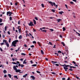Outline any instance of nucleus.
Here are the masks:
<instances>
[{"mask_svg": "<svg viewBox=\"0 0 80 80\" xmlns=\"http://www.w3.org/2000/svg\"><path fill=\"white\" fill-rule=\"evenodd\" d=\"M18 32L19 33H21V28L19 29Z\"/></svg>", "mask_w": 80, "mask_h": 80, "instance_id": "obj_18", "label": "nucleus"}, {"mask_svg": "<svg viewBox=\"0 0 80 80\" xmlns=\"http://www.w3.org/2000/svg\"><path fill=\"white\" fill-rule=\"evenodd\" d=\"M36 20H38V18H37V17H35L34 18Z\"/></svg>", "mask_w": 80, "mask_h": 80, "instance_id": "obj_38", "label": "nucleus"}, {"mask_svg": "<svg viewBox=\"0 0 80 80\" xmlns=\"http://www.w3.org/2000/svg\"><path fill=\"white\" fill-rule=\"evenodd\" d=\"M4 77H7V75H5Z\"/></svg>", "mask_w": 80, "mask_h": 80, "instance_id": "obj_58", "label": "nucleus"}, {"mask_svg": "<svg viewBox=\"0 0 80 80\" xmlns=\"http://www.w3.org/2000/svg\"><path fill=\"white\" fill-rule=\"evenodd\" d=\"M55 65L56 66H58H58H59V65L58 64H56Z\"/></svg>", "mask_w": 80, "mask_h": 80, "instance_id": "obj_50", "label": "nucleus"}, {"mask_svg": "<svg viewBox=\"0 0 80 80\" xmlns=\"http://www.w3.org/2000/svg\"><path fill=\"white\" fill-rule=\"evenodd\" d=\"M58 53H62V52H61V51H58Z\"/></svg>", "mask_w": 80, "mask_h": 80, "instance_id": "obj_36", "label": "nucleus"}, {"mask_svg": "<svg viewBox=\"0 0 80 80\" xmlns=\"http://www.w3.org/2000/svg\"><path fill=\"white\" fill-rule=\"evenodd\" d=\"M33 32H36V30H35V29H33Z\"/></svg>", "mask_w": 80, "mask_h": 80, "instance_id": "obj_60", "label": "nucleus"}, {"mask_svg": "<svg viewBox=\"0 0 80 80\" xmlns=\"http://www.w3.org/2000/svg\"><path fill=\"white\" fill-rule=\"evenodd\" d=\"M59 14H61V15H62V13H63V12L61 11V12H59Z\"/></svg>", "mask_w": 80, "mask_h": 80, "instance_id": "obj_14", "label": "nucleus"}, {"mask_svg": "<svg viewBox=\"0 0 80 80\" xmlns=\"http://www.w3.org/2000/svg\"><path fill=\"white\" fill-rule=\"evenodd\" d=\"M34 47V45H33L31 46V48H33V47Z\"/></svg>", "mask_w": 80, "mask_h": 80, "instance_id": "obj_47", "label": "nucleus"}, {"mask_svg": "<svg viewBox=\"0 0 80 80\" xmlns=\"http://www.w3.org/2000/svg\"><path fill=\"white\" fill-rule=\"evenodd\" d=\"M19 39H22V36L20 35L18 37Z\"/></svg>", "mask_w": 80, "mask_h": 80, "instance_id": "obj_12", "label": "nucleus"}, {"mask_svg": "<svg viewBox=\"0 0 80 80\" xmlns=\"http://www.w3.org/2000/svg\"><path fill=\"white\" fill-rule=\"evenodd\" d=\"M70 3H71V4H73V2H70Z\"/></svg>", "mask_w": 80, "mask_h": 80, "instance_id": "obj_39", "label": "nucleus"}, {"mask_svg": "<svg viewBox=\"0 0 80 80\" xmlns=\"http://www.w3.org/2000/svg\"><path fill=\"white\" fill-rule=\"evenodd\" d=\"M69 67H70V68L71 69V68H72V67H73V66H70L69 65Z\"/></svg>", "mask_w": 80, "mask_h": 80, "instance_id": "obj_40", "label": "nucleus"}, {"mask_svg": "<svg viewBox=\"0 0 80 80\" xmlns=\"http://www.w3.org/2000/svg\"><path fill=\"white\" fill-rule=\"evenodd\" d=\"M4 45V42H2L1 43V45Z\"/></svg>", "mask_w": 80, "mask_h": 80, "instance_id": "obj_57", "label": "nucleus"}, {"mask_svg": "<svg viewBox=\"0 0 80 80\" xmlns=\"http://www.w3.org/2000/svg\"><path fill=\"white\" fill-rule=\"evenodd\" d=\"M18 65H15L13 66V69L14 70H15V72L16 73H18V72H20L21 70L20 69H17V68H18Z\"/></svg>", "mask_w": 80, "mask_h": 80, "instance_id": "obj_1", "label": "nucleus"}, {"mask_svg": "<svg viewBox=\"0 0 80 80\" xmlns=\"http://www.w3.org/2000/svg\"><path fill=\"white\" fill-rule=\"evenodd\" d=\"M23 58H21L20 59V60H21V62H23Z\"/></svg>", "mask_w": 80, "mask_h": 80, "instance_id": "obj_48", "label": "nucleus"}, {"mask_svg": "<svg viewBox=\"0 0 80 80\" xmlns=\"http://www.w3.org/2000/svg\"><path fill=\"white\" fill-rule=\"evenodd\" d=\"M75 77L76 78H77V79H79V80H80V78H79L78 77H77V76H76Z\"/></svg>", "mask_w": 80, "mask_h": 80, "instance_id": "obj_32", "label": "nucleus"}, {"mask_svg": "<svg viewBox=\"0 0 80 80\" xmlns=\"http://www.w3.org/2000/svg\"><path fill=\"white\" fill-rule=\"evenodd\" d=\"M18 3V2H17L16 3H15V5L17 6Z\"/></svg>", "mask_w": 80, "mask_h": 80, "instance_id": "obj_55", "label": "nucleus"}, {"mask_svg": "<svg viewBox=\"0 0 80 80\" xmlns=\"http://www.w3.org/2000/svg\"><path fill=\"white\" fill-rule=\"evenodd\" d=\"M13 31H14V30H15V28H14V27H13Z\"/></svg>", "mask_w": 80, "mask_h": 80, "instance_id": "obj_64", "label": "nucleus"}, {"mask_svg": "<svg viewBox=\"0 0 80 80\" xmlns=\"http://www.w3.org/2000/svg\"><path fill=\"white\" fill-rule=\"evenodd\" d=\"M18 42V40H15L14 41H13L12 42V46H13L14 47H16V44H17V43Z\"/></svg>", "mask_w": 80, "mask_h": 80, "instance_id": "obj_2", "label": "nucleus"}, {"mask_svg": "<svg viewBox=\"0 0 80 80\" xmlns=\"http://www.w3.org/2000/svg\"><path fill=\"white\" fill-rule=\"evenodd\" d=\"M27 75H28V74H26L24 75L23 76V77L24 78H25L26 77H27Z\"/></svg>", "mask_w": 80, "mask_h": 80, "instance_id": "obj_13", "label": "nucleus"}, {"mask_svg": "<svg viewBox=\"0 0 80 80\" xmlns=\"http://www.w3.org/2000/svg\"><path fill=\"white\" fill-rule=\"evenodd\" d=\"M50 31H51V32H53L54 30L53 29H50Z\"/></svg>", "mask_w": 80, "mask_h": 80, "instance_id": "obj_30", "label": "nucleus"}, {"mask_svg": "<svg viewBox=\"0 0 80 80\" xmlns=\"http://www.w3.org/2000/svg\"><path fill=\"white\" fill-rule=\"evenodd\" d=\"M26 61H27V59H25L23 63V64H27V62H26Z\"/></svg>", "mask_w": 80, "mask_h": 80, "instance_id": "obj_8", "label": "nucleus"}, {"mask_svg": "<svg viewBox=\"0 0 80 80\" xmlns=\"http://www.w3.org/2000/svg\"><path fill=\"white\" fill-rule=\"evenodd\" d=\"M3 42H5L7 47H9V44L8 43V42H7V41L4 39L3 40Z\"/></svg>", "mask_w": 80, "mask_h": 80, "instance_id": "obj_4", "label": "nucleus"}, {"mask_svg": "<svg viewBox=\"0 0 80 80\" xmlns=\"http://www.w3.org/2000/svg\"><path fill=\"white\" fill-rule=\"evenodd\" d=\"M14 78H16L17 79H18V77H17V76H14Z\"/></svg>", "mask_w": 80, "mask_h": 80, "instance_id": "obj_28", "label": "nucleus"}, {"mask_svg": "<svg viewBox=\"0 0 80 80\" xmlns=\"http://www.w3.org/2000/svg\"><path fill=\"white\" fill-rule=\"evenodd\" d=\"M12 17H10V20H12Z\"/></svg>", "mask_w": 80, "mask_h": 80, "instance_id": "obj_49", "label": "nucleus"}, {"mask_svg": "<svg viewBox=\"0 0 80 80\" xmlns=\"http://www.w3.org/2000/svg\"><path fill=\"white\" fill-rule=\"evenodd\" d=\"M2 38H5V35H2Z\"/></svg>", "mask_w": 80, "mask_h": 80, "instance_id": "obj_61", "label": "nucleus"}, {"mask_svg": "<svg viewBox=\"0 0 80 80\" xmlns=\"http://www.w3.org/2000/svg\"><path fill=\"white\" fill-rule=\"evenodd\" d=\"M33 21L34 22V25H36V24H37V22H36V21L35 20V19H33Z\"/></svg>", "mask_w": 80, "mask_h": 80, "instance_id": "obj_11", "label": "nucleus"}, {"mask_svg": "<svg viewBox=\"0 0 80 80\" xmlns=\"http://www.w3.org/2000/svg\"><path fill=\"white\" fill-rule=\"evenodd\" d=\"M21 67L22 68V67H24V65L23 64H21Z\"/></svg>", "mask_w": 80, "mask_h": 80, "instance_id": "obj_27", "label": "nucleus"}, {"mask_svg": "<svg viewBox=\"0 0 80 80\" xmlns=\"http://www.w3.org/2000/svg\"><path fill=\"white\" fill-rule=\"evenodd\" d=\"M48 2L52 6V7H53V5L54 6H55V2H52L51 1H49Z\"/></svg>", "mask_w": 80, "mask_h": 80, "instance_id": "obj_5", "label": "nucleus"}, {"mask_svg": "<svg viewBox=\"0 0 80 80\" xmlns=\"http://www.w3.org/2000/svg\"><path fill=\"white\" fill-rule=\"evenodd\" d=\"M42 7L43 8L44 7V5L43 4H41Z\"/></svg>", "mask_w": 80, "mask_h": 80, "instance_id": "obj_34", "label": "nucleus"}, {"mask_svg": "<svg viewBox=\"0 0 80 80\" xmlns=\"http://www.w3.org/2000/svg\"><path fill=\"white\" fill-rule=\"evenodd\" d=\"M31 77L32 78V79H33L34 80H35V77L33 76H31Z\"/></svg>", "mask_w": 80, "mask_h": 80, "instance_id": "obj_9", "label": "nucleus"}, {"mask_svg": "<svg viewBox=\"0 0 80 80\" xmlns=\"http://www.w3.org/2000/svg\"><path fill=\"white\" fill-rule=\"evenodd\" d=\"M8 35H10V32L9 31L8 32Z\"/></svg>", "mask_w": 80, "mask_h": 80, "instance_id": "obj_46", "label": "nucleus"}, {"mask_svg": "<svg viewBox=\"0 0 80 80\" xmlns=\"http://www.w3.org/2000/svg\"><path fill=\"white\" fill-rule=\"evenodd\" d=\"M12 61H13V62H14V61H15V59L12 58Z\"/></svg>", "mask_w": 80, "mask_h": 80, "instance_id": "obj_53", "label": "nucleus"}, {"mask_svg": "<svg viewBox=\"0 0 80 80\" xmlns=\"http://www.w3.org/2000/svg\"><path fill=\"white\" fill-rule=\"evenodd\" d=\"M32 43H35L36 44L37 43V42L35 41H34L32 42Z\"/></svg>", "mask_w": 80, "mask_h": 80, "instance_id": "obj_29", "label": "nucleus"}, {"mask_svg": "<svg viewBox=\"0 0 80 80\" xmlns=\"http://www.w3.org/2000/svg\"><path fill=\"white\" fill-rule=\"evenodd\" d=\"M51 73H52V74H53L54 75L55 74V72H51Z\"/></svg>", "mask_w": 80, "mask_h": 80, "instance_id": "obj_63", "label": "nucleus"}, {"mask_svg": "<svg viewBox=\"0 0 80 80\" xmlns=\"http://www.w3.org/2000/svg\"><path fill=\"white\" fill-rule=\"evenodd\" d=\"M0 50H1V52H3V50L2 48H0Z\"/></svg>", "mask_w": 80, "mask_h": 80, "instance_id": "obj_37", "label": "nucleus"}, {"mask_svg": "<svg viewBox=\"0 0 80 80\" xmlns=\"http://www.w3.org/2000/svg\"><path fill=\"white\" fill-rule=\"evenodd\" d=\"M69 67V65H66L64 64V67H63L64 69L66 72H67V70L68 69V67Z\"/></svg>", "mask_w": 80, "mask_h": 80, "instance_id": "obj_3", "label": "nucleus"}, {"mask_svg": "<svg viewBox=\"0 0 80 80\" xmlns=\"http://www.w3.org/2000/svg\"><path fill=\"white\" fill-rule=\"evenodd\" d=\"M3 72L4 73H7V71H6V70H5L3 71Z\"/></svg>", "mask_w": 80, "mask_h": 80, "instance_id": "obj_22", "label": "nucleus"}, {"mask_svg": "<svg viewBox=\"0 0 80 80\" xmlns=\"http://www.w3.org/2000/svg\"><path fill=\"white\" fill-rule=\"evenodd\" d=\"M21 55H24V56H25V55L26 54L25 53H21Z\"/></svg>", "mask_w": 80, "mask_h": 80, "instance_id": "obj_23", "label": "nucleus"}, {"mask_svg": "<svg viewBox=\"0 0 80 80\" xmlns=\"http://www.w3.org/2000/svg\"><path fill=\"white\" fill-rule=\"evenodd\" d=\"M36 72H37V73H40V71H37Z\"/></svg>", "mask_w": 80, "mask_h": 80, "instance_id": "obj_44", "label": "nucleus"}, {"mask_svg": "<svg viewBox=\"0 0 80 80\" xmlns=\"http://www.w3.org/2000/svg\"><path fill=\"white\" fill-rule=\"evenodd\" d=\"M62 79L63 80H66V79H65V78H62Z\"/></svg>", "mask_w": 80, "mask_h": 80, "instance_id": "obj_52", "label": "nucleus"}, {"mask_svg": "<svg viewBox=\"0 0 80 80\" xmlns=\"http://www.w3.org/2000/svg\"><path fill=\"white\" fill-rule=\"evenodd\" d=\"M65 6L66 8H67V9H68V7H67V4H65Z\"/></svg>", "mask_w": 80, "mask_h": 80, "instance_id": "obj_43", "label": "nucleus"}, {"mask_svg": "<svg viewBox=\"0 0 80 80\" xmlns=\"http://www.w3.org/2000/svg\"><path fill=\"white\" fill-rule=\"evenodd\" d=\"M61 44L63 45V46H65V43L63 42H61Z\"/></svg>", "mask_w": 80, "mask_h": 80, "instance_id": "obj_15", "label": "nucleus"}, {"mask_svg": "<svg viewBox=\"0 0 80 80\" xmlns=\"http://www.w3.org/2000/svg\"><path fill=\"white\" fill-rule=\"evenodd\" d=\"M72 62L74 64H76V62L75 61H72Z\"/></svg>", "mask_w": 80, "mask_h": 80, "instance_id": "obj_45", "label": "nucleus"}, {"mask_svg": "<svg viewBox=\"0 0 80 80\" xmlns=\"http://www.w3.org/2000/svg\"><path fill=\"white\" fill-rule=\"evenodd\" d=\"M72 1L75 2H77V0H72Z\"/></svg>", "mask_w": 80, "mask_h": 80, "instance_id": "obj_54", "label": "nucleus"}, {"mask_svg": "<svg viewBox=\"0 0 80 80\" xmlns=\"http://www.w3.org/2000/svg\"><path fill=\"white\" fill-rule=\"evenodd\" d=\"M2 18L0 19V23H2Z\"/></svg>", "mask_w": 80, "mask_h": 80, "instance_id": "obj_33", "label": "nucleus"}, {"mask_svg": "<svg viewBox=\"0 0 80 80\" xmlns=\"http://www.w3.org/2000/svg\"><path fill=\"white\" fill-rule=\"evenodd\" d=\"M49 43L50 45H52V42H49Z\"/></svg>", "mask_w": 80, "mask_h": 80, "instance_id": "obj_42", "label": "nucleus"}, {"mask_svg": "<svg viewBox=\"0 0 80 80\" xmlns=\"http://www.w3.org/2000/svg\"><path fill=\"white\" fill-rule=\"evenodd\" d=\"M56 20L57 21H58V22H60V21H62V19H58Z\"/></svg>", "mask_w": 80, "mask_h": 80, "instance_id": "obj_10", "label": "nucleus"}, {"mask_svg": "<svg viewBox=\"0 0 80 80\" xmlns=\"http://www.w3.org/2000/svg\"><path fill=\"white\" fill-rule=\"evenodd\" d=\"M8 77H9V78H12V76L10 74H8Z\"/></svg>", "mask_w": 80, "mask_h": 80, "instance_id": "obj_20", "label": "nucleus"}, {"mask_svg": "<svg viewBox=\"0 0 80 80\" xmlns=\"http://www.w3.org/2000/svg\"><path fill=\"white\" fill-rule=\"evenodd\" d=\"M8 27L6 26L5 27V31H7V28H8Z\"/></svg>", "mask_w": 80, "mask_h": 80, "instance_id": "obj_19", "label": "nucleus"}, {"mask_svg": "<svg viewBox=\"0 0 80 80\" xmlns=\"http://www.w3.org/2000/svg\"><path fill=\"white\" fill-rule=\"evenodd\" d=\"M62 30H63V32H64V31H65V30H66V29L65 28L63 27L62 28Z\"/></svg>", "mask_w": 80, "mask_h": 80, "instance_id": "obj_16", "label": "nucleus"}, {"mask_svg": "<svg viewBox=\"0 0 80 80\" xmlns=\"http://www.w3.org/2000/svg\"><path fill=\"white\" fill-rule=\"evenodd\" d=\"M11 41V38H9V43H10V42Z\"/></svg>", "mask_w": 80, "mask_h": 80, "instance_id": "obj_31", "label": "nucleus"}, {"mask_svg": "<svg viewBox=\"0 0 80 80\" xmlns=\"http://www.w3.org/2000/svg\"><path fill=\"white\" fill-rule=\"evenodd\" d=\"M24 47H27V46L26 44H25Z\"/></svg>", "mask_w": 80, "mask_h": 80, "instance_id": "obj_62", "label": "nucleus"}, {"mask_svg": "<svg viewBox=\"0 0 80 80\" xmlns=\"http://www.w3.org/2000/svg\"><path fill=\"white\" fill-rule=\"evenodd\" d=\"M76 33H77V34H78L79 35V36H80V33H79L78 32H76Z\"/></svg>", "mask_w": 80, "mask_h": 80, "instance_id": "obj_41", "label": "nucleus"}, {"mask_svg": "<svg viewBox=\"0 0 80 80\" xmlns=\"http://www.w3.org/2000/svg\"><path fill=\"white\" fill-rule=\"evenodd\" d=\"M16 63H18V64H19L20 63V62H19L18 61H17L16 62Z\"/></svg>", "mask_w": 80, "mask_h": 80, "instance_id": "obj_51", "label": "nucleus"}, {"mask_svg": "<svg viewBox=\"0 0 80 80\" xmlns=\"http://www.w3.org/2000/svg\"><path fill=\"white\" fill-rule=\"evenodd\" d=\"M30 62H31V63H33V61L32 60Z\"/></svg>", "mask_w": 80, "mask_h": 80, "instance_id": "obj_56", "label": "nucleus"}, {"mask_svg": "<svg viewBox=\"0 0 80 80\" xmlns=\"http://www.w3.org/2000/svg\"><path fill=\"white\" fill-rule=\"evenodd\" d=\"M18 66L19 67H20V66H21V64H19L18 65Z\"/></svg>", "mask_w": 80, "mask_h": 80, "instance_id": "obj_59", "label": "nucleus"}, {"mask_svg": "<svg viewBox=\"0 0 80 80\" xmlns=\"http://www.w3.org/2000/svg\"><path fill=\"white\" fill-rule=\"evenodd\" d=\"M37 65L35 64H33L32 65V67H36L37 66Z\"/></svg>", "mask_w": 80, "mask_h": 80, "instance_id": "obj_17", "label": "nucleus"}, {"mask_svg": "<svg viewBox=\"0 0 80 80\" xmlns=\"http://www.w3.org/2000/svg\"><path fill=\"white\" fill-rule=\"evenodd\" d=\"M38 44L39 45L40 47L41 46V44H40V43L39 42H38Z\"/></svg>", "mask_w": 80, "mask_h": 80, "instance_id": "obj_24", "label": "nucleus"}, {"mask_svg": "<svg viewBox=\"0 0 80 80\" xmlns=\"http://www.w3.org/2000/svg\"><path fill=\"white\" fill-rule=\"evenodd\" d=\"M51 11H52V12H55V10L54 9H52L51 10Z\"/></svg>", "mask_w": 80, "mask_h": 80, "instance_id": "obj_35", "label": "nucleus"}, {"mask_svg": "<svg viewBox=\"0 0 80 80\" xmlns=\"http://www.w3.org/2000/svg\"><path fill=\"white\" fill-rule=\"evenodd\" d=\"M29 26H34V25L33 24V22H31L29 24Z\"/></svg>", "mask_w": 80, "mask_h": 80, "instance_id": "obj_7", "label": "nucleus"}, {"mask_svg": "<svg viewBox=\"0 0 80 80\" xmlns=\"http://www.w3.org/2000/svg\"><path fill=\"white\" fill-rule=\"evenodd\" d=\"M12 12H7V15L8 16H11L12 15Z\"/></svg>", "mask_w": 80, "mask_h": 80, "instance_id": "obj_6", "label": "nucleus"}, {"mask_svg": "<svg viewBox=\"0 0 80 80\" xmlns=\"http://www.w3.org/2000/svg\"><path fill=\"white\" fill-rule=\"evenodd\" d=\"M42 32H47V30H42Z\"/></svg>", "mask_w": 80, "mask_h": 80, "instance_id": "obj_25", "label": "nucleus"}, {"mask_svg": "<svg viewBox=\"0 0 80 80\" xmlns=\"http://www.w3.org/2000/svg\"><path fill=\"white\" fill-rule=\"evenodd\" d=\"M12 63H13V64H15V65H18L16 62H12Z\"/></svg>", "mask_w": 80, "mask_h": 80, "instance_id": "obj_26", "label": "nucleus"}, {"mask_svg": "<svg viewBox=\"0 0 80 80\" xmlns=\"http://www.w3.org/2000/svg\"><path fill=\"white\" fill-rule=\"evenodd\" d=\"M41 52L42 54V55H43V54H44V53H43V50H41Z\"/></svg>", "mask_w": 80, "mask_h": 80, "instance_id": "obj_21", "label": "nucleus"}]
</instances>
